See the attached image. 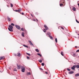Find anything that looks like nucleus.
Returning <instances> with one entry per match:
<instances>
[{
	"label": "nucleus",
	"instance_id": "nucleus-1",
	"mask_svg": "<svg viewBox=\"0 0 79 79\" xmlns=\"http://www.w3.org/2000/svg\"><path fill=\"white\" fill-rule=\"evenodd\" d=\"M9 28H8V29L10 31H11V32H12L13 31V26L11 25H10L9 26Z\"/></svg>",
	"mask_w": 79,
	"mask_h": 79
},
{
	"label": "nucleus",
	"instance_id": "nucleus-2",
	"mask_svg": "<svg viewBox=\"0 0 79 79\" xmlns=\"http://www.w3.org/2000/svg\"><path fill=\"white\" fill-rule=\"evenodd\" d=\"M21 69L22 72L23 73H24L25 71V68H24V66H23L22 67Z\"/></svg>",
	"mask_w": 79,
	"mask_h": 79
},
{
	"label": "nucleus",
	"instance_id": "nucleus-3",
	"mask_svg": "<svg viewBox=\"0 0 79 79\" xmlns=\"http://www.w3.org/2000/svg\"><path fill=\"white\" fill-rule=\"evenodd\" d=\"M15 26L16 27V28L17 29H19V30L21 29V27H20L19 26V25H15Z\"/></svg>",
	"mask_w": 79,
	"mask_h": 79
},
{
	"label": "nucleus",
	"instance_id": "nucleus-4",
	"mask_svg": "<svg viewBox=\"0 0 79 79\" xmlns=\"http://www.w3.org/2000/svg\"><path fill=\"white\" fill-rule=\"evenodd\" d=\"M28 42L31 45H32V46H34V44L32 43V42L30 40H29Z\"/></svg>",
	"mask_w": 79,
	"mask_h": 79
},
{
	"label": "nucleus",
	"instance_id": "nucleus-5",
	"mask_svg": "<svg viewBox=\"0 0 79 79\" xmlns=\"http://www.w3.org/2000/svg\"><path fill=\"white\" fill-rule=\"evenodd\" d=\"M17 67H18V69H19L20 68H22V67H23V66H20V65H18L17 64Z\"/></svg>",
	"mask_w": 79,
	"mask_h": 79
},
{
	"label": "nucleus",
	"instance_id": "nucleus-6",
	"mask_svg": "<svg viewBox=\"0 0 79 79\" xmlns=\"http://www.w3.org/2000/svg\"><path fill=\"white\" fill-rule=\"evenodd\" d=\"M44 27L46 29V30H48V28L47 27V26L45 24L44 25Z\"/></svg>",
	"mask_w": 79,
	"mask_h": 79
},
{
	"label": "nucleus",
	"instance_id": "nucleus-7",
	"mask_svg": "<svg viewBox=\"0 0 79 79\" xmlns=\"http://www.w3.org/2000/svg\"><path fill=\"white\" fill-rule=\"evenodd\" d=\"M4 59H5L4 56H2L0 57V60H4Z\"/></svg>",
	"mask_w": 79,
	"mask_h": 79
},
{
	"label": "nucleus",
	"instance_id": "nucleus-8",
	"mask_svg": "<svg viewBox=\"0 0 79 79\" xmlns=\"http://www.w3.org/2000/svg\"><path fill=\"white\" fill-rule=\"evenodd\" d=\"M7 19L9 21H11V19H10V18L8 16L7 17Z\"/></svg>",
	"mask_w": 79,
	"mask_h": 79
},
{
	"label": "nucleus",
	"instance_id": "nucleus-9",
	"mask_svg": "<svg viewBox=\"0 0 79 79\" xmlns=\"http://www.w3.org/2000/svg\"><path fill=\"white\" fill-rule=\"evenodd\" d=\"M21 55V53H18L17 54V56L19 57Z\"/></svg>",
	"mask_w": 79,
	"mask_h": 79
},
{
	"label": "nucleus",
	"instance_id": "nucleus-10",
	"mask_svg": "<svg viewBox=\"0 0 79 79\" xmlns=\"http://www.w3.org/2000/svg\"><path fill=\"white\" fill-rule=\"evenodd\" d=\"M49 38H50V39H52V40H53V37H52V36L50 35H49Z\"/></svg>",
	"mask_w": 79,
	"mask_h": 79
},
{
	"label": "nucleus",
	"instance_id": "nucleus-11",
	"mask_svg": "<svg viewBox=\"0 0 79 79\" xmlns=\"http://www.w3.org/2000/svg\"><path fill=\"white\" fill-rule=\"evenodd\" d=\"M69 74H73V73H74V72L73 71H71L69 72Z\"/></svg>",
	"mask_w": 79,
	"mask_h": 79
},
{
	"label": "nucleus",
	"instance_id": "nucleus-12",
	"mask_svg": "<svg viewBox=\"0 0 79 79\" xmlns=\"http://www.w3.org/2000/svg\"><path fill=\"white\" fill-rule=\"evenodd\" d=\"M75 76H76V77H77L78 76H79V73H78L76 74L75 75Z\"/></svg>",
	"mask_w": 79,
	"mask_h": 79
},
{
	"label": "nucleus",
	"instance_id": "nucleus-13",
	"mask_svg": "<svg viewBox=\"0 0 79 79\" xmlns=\"http://www.w3.org/2000/svg\"><path fill=\"white\" fill-rule=\"evenodd\" d=\"M47 34L48 35H49L51 34V33L49 32H48L47 33Z\"/></svg>",
	"mask_w": 79,
	"mask_h": 79
},
{
	"label": "nucleus",
	"instance_id": "nucleus-14",
	"mask_svg": "<svg viewBox=\"0 0 79 79\" xmlns=\"http://www.w3.org/2000/svg\"><path fill=\"white\" fill-rule=\"evenodd\" d=\"M22 35L23 37H24V32H23L22 34Z\"/></svg>",
	"mask_w": 79,
	"mask_h": 79
},
{
	"label": "nucleus",
	"instance_id": "nucleus-15",
	"mask_svg": "<svg viewBox=\"0 0 79 79\" xmlns=\"http://www.w3.org/2000/svg\"><path fill=\"white\" fill-rule=\"evenodd\" d=\"M72 10H73V11H76V8L73 7Z\"/></svg>",
	"mask_w": 79,
	"mask_h": 79
},
{
	"label": "nucleus",
	"instance_id": "nucleus-16",
	"mask_svg": "<svg viewBox=\"0 0 79 79\" xmlns=\"http://www.w3.org/2000/svg\"><path fill=\"white\" fill-rule=\"evenodd\" d=\"M72 69H73V70H74V71H75V69H74L73 67H72L71 68Z\"/></svg>",
	"mask_w": 79,
	"mask_h": 79
},
{
	"label": "nucleus",
	"instance_id": "nucleus-17",
	"mask_svg": "<svg viewBox=\"0 0 79 79\" xmlns=\"http://www.w3.org/2000/svg\"><path fill=\"white\" fill-rule=\"evenodd\" d=\"M35 51L36 52H39V51L37 49H36Z\"/></svg>",
	"mask_w": 79,
	"mask_h": 79
},
{
	"label": "nucleus",
	"instance_id": "nucleus-18",
	"mask_svg": "<svg viewBox=\"0 0 79 79\" xmlns=\"http://www.w3.org/2000/svg\"><path fill=\"white\" fill-rule=\"evenodd\" d=\"M73 56L74 57H75V56H76V54H75V53H73Z\"/></svg>",
	"mask_w": 79,
	"mask_h": 79
},
{
	"label": "nucleus",
	"instance_id": "nucleus-19",
	"mask_svg": "<svg viewBox=\"0 0 79 79\" xmlns=\"http://www.w3.org/2000/svg\"><path fill=\"white\" fill-rule=\"evenodd\" d=\"M63 52H61V54L62 56H64L63 54Z\"/></svg>",
	"mask_w": 79,
	"mask_h": 79
},
{
	"label": "nucleus",
	"instance_id": "nucleus-20",
	"mask_svg": "<svg viewBox=\"0 0 79 79\" xmlns=\"http://www.w3.org/2000/svg\"><path fill=\"white\" fill-rule=\"evenodd\" d=\"M37 55H38L39 56H42V55H41L39 53H38Z\"/></svg>",
	"mask_w": 79,
	"mask_h": 79
},
{
	"label": "nucleus",
	"instance_id": "nucleus-21",
	"mask_svg": "<svg viewBox=\"0 0 79 79\" xmlns=\"http://www.w3.org/2000/svg\"><path fill=\"white\" fill-rule=\"evenodd\" d=\"M11 25L12 26H15V24H14V23H11Z\"/></svg>",
	"mask_w": 79,
	"mask_h": 79
},
{
	"label": "nucleus",
	"instance_id": "nucleus-22",
	"mask_svg": "<svg viewBox=\"0 0 79 79\" xmlns=\"http://www.w3.org/2000/svg\"><path fill=\"white\" fill-rule=\"evenodd\" d=\"M60 6H63V4H60Z\"/></svg>",
	"mask_w": 79,
	"mask_h": 79
},
{
	"label": "nucleus",
	"instance_id": "nucleus-23",
	"mask_svg": "<svg viewBox=\"0 0 79 79\" xmlns=\"http://www.w3.org/2000/svg\"><path fill=\"white\" fill-rule=\"evenodd\" d=\"M23 46H24V47H27V48H28V46H26V45H23Z\"/></svg>",
	"mask_w": 79,
	"mask_h": 79
},
{
	"label": "nucleus",
	"instance_id": "nucleus-24",
	"mask_svg": "<svg viewBox=\"0 0 79 79\" xmlns=\"http://www.w3.org/2000/svg\"><path fill=\"white\" fill-rule=\"evenodd\" d=\"M10 5L11 7H13V4L10 3Z\"/></svg>",
	"mask_w": 79,
	"mask_h": 79
},
{
	"label": "nucleus",
	"instance_id": "nucleus-25",
	"mask_svg": "<svg viewBox=\"0 0 79 79\" xmlns=\"http://www.w3.org/2000/svg\"><path fill=\"white\" fill-rule=\"evenodd\" d=\"M55 41L56 42V43H57V38H56L55 39Z\"/></svg>",
	"mask_w": 79,
	"mask_h": 79
},
{
	"label": "nucleus",
	"instance_id": "nucleus-26",
	"mask_svg": "<svg viewBox=\"0 0 79 79\" xmlns=\"http://www.w3.org/2000/svg\"><path fill=\"white\" fill-rule=\"evenodd\" d=\"M76 66L77 68H79V65H77Z\"/></svg>",
	"mask_w": 79,
	"mask_h": 79
},
{
	"label": "nucleus",
	"instance_id": "nucleus-27",
	"mask_svg": "<svg viewBox=\"0 0 79 79\" xmlns=\"http://www.w3.org/2000/svg\"><path fill=\"white\" fill-rule=\"evenodd\" d=\"M13 71H17V70H16V69H15L13 70Z\"/></svg>",
	"mask_w": 79,
	"mask_h": 79
},
{
	"label": "nucleus",
	"instance_id": "nucleus-28",
	"mask_svg": "<svg viewBox=\"0 0 79 79\" xmlns=\"http://www.w3.org/2000/svg\"><path fill=\"white\" fill-rule=\"evenodd\" d=\"M67 69V70L68 71H71V70H70V69Z\"/></svg>",
	"mask_w": 79,
	"mask_h": 79
},
{
	"label": "nucleus",
	"instance_id": "nucleus-29",
	"mask_svg": "<svg viewBox=\"0 0 79 79\" xmlns=\"http://www.w3.org/2000/svg\"><path fill=\"white\" fill-rule=\"evenodd\" d=\"M14 11H16V12H18V10H14Z\"/></svg>",
	"mask_w": 79,
	"mask_h": 79
},
{
	"label": "nucleus",
	"instance_id": "nucleus-30",
	"mask_svg": "<svg viewBox=\"0 0 79 79\" xmlns=\"http://www.w3.org/2000/svg\"><path fill=\"white\" fill-rule=\"evenodd\" d=\"M27 55H29V56H31V54H30L27 53Z\"/></svg>",
	"mask_w": 79,
	"mask_h": 79
},
{
	"label": "nucleus",
	"instance_id": "nucleus-31",
	"mask_svg": "<svg viewBox=\"0 0 79 79\" xmlns=\"http://www.w3.org/2000/svg\"><path fill=\"white\" fill-rule=\"evenodd\" d=\"M73 67L74 68H76V65H74V66H73Z\"/></svg>",
	"mask_w": 79,
	"mask_h": 79
},
{
	"label": "nucleus",
	"instance_id": "nucleus-32",
	"mask_svg": "<svg viewBox=\"0 0 79 79\" xmlns=\"http://www.w3.org/2000/svg\"><path fill=\"white\" fill-rule=\"evenodd\" d=\"M44 32H46V30H45V29H44Z\"/></svg>",
	"mask_w": 79,
	"mask_h": 79
},
{
	"label": "nucleus",
	"instance_id": "nucleus-33",
	"mask_svg": "<svg viewBox=\"0 0 79 79\" xmlns=\"http://www.w3.org/2000/svg\"><path fill=\"white\" fill-rule=\"evenodd\" d=\"M39 61L40 63H42V60H40Z\"/></svg>",
	"mask_w": 79,
	"mask_h": 79
},
{
	"label": "nucleus",
	"instance_id": "nucleus-34",
	"mask_svg": "<svg viewBox=\"0 0 79 79\" xmlns=\"http://www.w3.org/2000/svg\"><path fill=\"white\" fill-rule=\"evenodd\" d=\"M41 65H42L43 66H44V63H42V64H41Z\"/></svg>",
	"mask_w": 79,
	"mask_h": 79
},
{
	"label": "nucleus",
	"instance_id": "nucleus-35",
	"mask_svg": "<svg viewBox=\"0 0 79 79\" xmlns=\"http://www.w3.org/2000/svg\"><path fill=\"white\" fill-rule=\"evenodd\" d=\"M76 21L77 22V23H79V22L78 21H77V19H76Z\"/></svg>",
	"mask_w": 79,
	"mask_h": 79
},
{
	"label": "nucleus",
	"instance_id": "nucleus-36",
	"mask_svg": "<svg viewBox=\"0 0 79 79\" xmlns=\"http://www.w3.org/2000/svg\"><path fill=\"white\" fill-rule=\"evenodd\" d=\"M18 12H21V9H19L18 10Z\"/></svg>",
	"mask_w": 79,
	"mask_h": 79
},
{
	"label": "nucleus",
	"instance_id": "nucleus-37",
	"mask_svg": "<svg viewBox=\"0 0 79 79\" xmlns=\"http://www.w3.org/2000/svg\"><path fill=\"white\" fill-rule=\"evenodd\" d=\"M28 74H29V75H31V73H30V72L28 73Z\"/></svg>",
	"mask_w": 79,
	"mask_h": 79
},
{
	"label": "nucleus",
	"instance_id": "nucleus-38",
	"mask_svg": "<svg viewBox=\"0 0 79 79\" xmlns=\"http://www.w3.org/2000/svg\"><path fill=\"white\" fill-rule=\"evenodd\" d=\"M23 30H24V29H23V28H21V31H23Z\"/></svg>",
	"mask_w": 79,
	"mask_h": 79
},
{
	"label": "nucleus",
	"instance_id": "nucleus-39",
	"mask_svg": "<svg viewBox=\"0 0 79 79\" xmlns=\"http://www.w3.org/2000/svg\"><path fill=\"white\" fill-rule=\"evenodd\" d=\"M27 59H28V60H29V57L28 56H27Z\"/></svg>",
	"mask_w": 79,
	"mask_h": 79
},
{
	"label": "nucleus",
	"instance_id": "nucleus-40",
	"mask_svg": "<svg viewBox=\"0 0 79 79\" xmlns=\"http://www.w3.org/2000/svg\"><path fill=\"white\" fill-rule=\"evenodd\" d=\"M61 29H63V30H64V28H63V27H61Z\"/></svg>",
	"mask_w": 79,
	"mask_h": 79
},
{
	"label": "nucleus",
	"instance_id": "nucleus-41",
	"mask_svg": "<svg viewBox=\"0 0 79 79\" xmlns=\"http://www.w3.org/2000/svg\"><path fill=\"white\" fill-rule=\"evenodd\" d=\"M31 15L32 17H34V16L32 14H31Z\"/></svg>",
	"mask_w": 79,
	"mask_h": 79
},
{
	"label": "nucleus",
	"instance_id": "nucleus-42",
	"mask_svg": "<svg viewBox=\"0 0 79 79\" xmlns=\"http://www.w3.org/2000/svg\"><path fill=\"white\" fill-rule=\"evenodd\" d=\"M79 52V49L77 50L76 51V52Z\"/></svg>",
	"mask_w": 79,
	"mask_h": 79
},
{
	"label": "nucleus",
	"instance_id": "nucleus-43",
	"mask_svg": "<svg viewBox=\"0 0 79 79\" xmlns=\"http://www.w3.org/2000/svg\"><path fill=\"white\" fill-rule=\"evenodd\" d=\"M40 69H41V70H43V69L42 68H40Z\"/></svg>",
	"mask_w": 79,
	"mask_h": 79
},
{
	"label": "nucleus",
	"instance_id": "nucleus-44",
	"mask_svg": "<svg viewBox=\"0 0 79 79\" xmlns=\"http://www.w3.org/2000/svg\"><path fill=\"white\" fill-rule=\"evenodd\" d=\"M22 15H24V13H22Z\"/></svg>",
	"mask_w": 79,
	"mask_h": 79
},
{
	"label": "nucleus",
	"instance_id": "nucleus-45",
	"mask_svg": "<svg viewBox=\"0 0 79 79\" xmlns=\"http://www.w3.org/2000/svg\"><path fill=\"white\" fill-rule=\"evenodd\" d=\"M45 73H46V74H48V73H47V72H45Z\"/></svg>",
	"mask_w": 79,
	"mask_h": 79
},
{
	"label": "nucleus",
	"instance_id": "nucleus-46",
	"mask_svg": "<svg viewBox=\"0 0 79 79\" xmlns=\"http://www.w3.org/2000/svg\"><path fill=\"white\" fill-rule=\"evenodd\" d=\"M33 21H35V19H33Z\"/></svg>",
	"mask_w": 79,
	"mask_h": 79
},
{
	"label": "nucleus",
	"instance_id": "nucleus-47",
	"mask_svg": "<svg viewBox=\"0 0 79 79\" xmlns=\"http://www.w3.org/2000/svg\"><path fill=\"white\" fill-rule=\"evenodd\" d=\"M36 20L37 21H38V20L37 19H36Z\"/></svg>",
	"mask_w": 79,
	"mask_h": 79
},
{
	"label": "nucleus",
	"instance_id": "nucleus-48",
	"mask_svg": "<svg viewBox=\"0 0 79 79\" xmlns=\"http://www.w3.org/2000/svg\"><path fill=\"white\" fill-rule=\"evenodd\" d=\"M77 5H78L79 6V3H78V4H77Z\"/></svg>",
	"mask_w": 79,
	"mask_h": 79
},
{
	"label": "nucleus",
	"instance_id": "nucleus-49",
	"mask_svg": "<svg viewBox=\"0 0 79 79\" xmlns=\"http://www.w3.org/2000/svg\"><path fill=\"white\" fill-rule=\"evenodd\" d=\"M79 71V68H78V69Z\"/></svg>",
	"mask_w": 79,
	"mask_h": 79
},
{
	"label": "nucleus",
	"instance_id": "nucleus-50",
	"mask_svg": "<svg viewBox=\"0 0 79 79\" xmlns=\"http://www.w3.org/2000/svg\"><path fill=\"white\" fill-rule=\"evenodd\" d=\"M78 35H79V34H78Z\"/></svg>",
	"mask_w": 79,
	"mask_h": 79
},
{
	"label": "nucleus",
	"instance_id": "nucleus-51",
	"mask_svg": "<svg viewBox=\"0 0 79 79\" xmlns=\"http://www.w3.org/2000/svg\"><path fill=\"white\" fill-rule=\"evenodd\" d=\"M75 48H76V47H76V46H75Z\"/></svg>",
	"mask_w": 79,
	"mask_h": 79
},
{
	"label": "nucleus",
	"instance_id": "nucleus-52",
	"mask_svg": "<svg viewBox=\"0 0 79 79\" xmlns=\"http://www.w3.org/2000/svg\"><path fill=\"white\" fill-rule=\"evenodd\" d=\"M15 56H16V55H15Z\"/></svg>",
	"mask_w": 79,
	"mask_h": 79
}]
</instances>
